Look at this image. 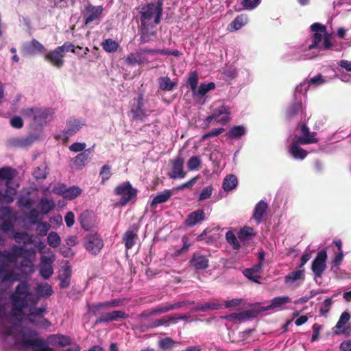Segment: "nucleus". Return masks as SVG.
<instances>
[{"mask_svg": "<svg viewBox=\"0 0 351 351\" xmlns=\"http://www.w3.org/2000/svg\"><path fill=\"white\" fill-rule=\"evenodd\" d=\"M11 313L16 320L21 321L24 315V309L36 306L39 297L36 296L30 291V285L26 281H20L12 293L10 295Z\"/></svg>", "mask_w": 351, "mask_h": 351, "instance_id": "nucleus-1", "label": "nucleus"}, {"mask_svg": "<svg viewBox=\"0 0 351 351\" xmlns=\"http://www.w3.org/2000/svg\"><path fill=\"white\" fill-rule=\"evenodd\" d=\"M311 29L315 32L312 36L311 43L303 47L304 51L308 49L309 51L305 55L306 58L315 57L320 51L333 49L330 36L327 33L325 25L315 23L311 25Z\"/></svg>", "mask_w": 351, "mask_h": 351, "instance_id": "nucleus-2", "label": "nucleus"}, {"mask_svg": "<svg viewBox=\"0 0 351 351\" xmlns=\"http://www.w3.org/2000/svg\"><path fill=\"white\" fill-rule=\"evenodd\" d=\"M141 12V25L143 27L141 40L143 43H147L154 36V32L149 31L153 25H158L160 21L162 13V3L158 1L156 3L147 4L143 7Z\"/></svg>", "mask_w": 351, "mask_h": 351, "instance_id": "nucleus-3", "label": "nucleus"}, {"mask_svg": "<svg viewBox=\"0 0 351 351\" xmlns=\"http://www.w3.org/2000/svg\"><path fill=\"white\" fill-rule=\"evenodd\" d=\"M53 110L45 108H26L21 110V114L26 118H32L34 123L43 125L51 121L53 115Z\"/></svg>", "mask_w": 351, "mask_h": 351, "instance_id": "nucleus-4", "label": "nucleus"}, {"mask_svg": "<svg viewBox=\"0 0 351 351\" xmlns=\"http://www.w3.org/2000/svg\"><path fill=\"white\" fill-rule=\"evenodd\" d=\"M38 333L31 330L29 333H22V339L17 343L24 348H32L34 351H54L40 338H36Z\"/></svg>", "mask_w": 351, "mask_h": 351, "instance_id": "nucleus-5", "label": "nucleus"}, {"mask_svg": "<svg viewBox=\"0 0 351 351\" xmlns=\"http://www.w3.org/2000/svg\"><path fill=\"white\" fill-rule=\"evenodd\" d=\"M47 304L40 307L30 308L29 313L25 316V319L36 328H47L51 326V322L45 318Z\"/></svg>", "mask_w": 351, "mask_h": 351, "instance_id": "nucleus-6", "label": "nucleus"}, {"mask_svg": "<svg viewBox=\"0 0 351 351\" xmlns=\"http://www.w3.org/2000/svg\"><path fill=\"white\" fill-rule=\"evenodd\" d=\"M75 45L70 42H65L62 45L45 54V58L51 63L61 65L64 63V58L69 51H74Z\"/></svg>", "mask_w": 351, "mask_h": 351, "instance_id": "nucleus-7", "label": "nucleus"}, {"mask_svg": "<svg viewBox=\"0 0 351 351\" xmlns=\"http://www.w3.org/2000/svg\"><path fill=\"white\" fill-rule=\"evenodd\" d=\"M114 193L121 196L119 204L121 206H125L136 197L137 190L132 186L130 182H125L114 189Z\"/></svg>", "mask_w": 351, "mask_h": 351, "instance_id": "nucleus-8", "label": "nucleus"}, {"mask_svg": "<svg viewBox=\"0 0 351 351\" xmlns=\"http://www.w3.org/2000/svg\"><path fill=\"white\" fill-rule=\"evenodd\" d=\"M144 98L142 93L133 99V104L130 109V113L133 120L143 121L149 116V113L145 109Z\"/></svg>", "mask_w": 351, "mask_h": 351, "instance_id": "nucleus-9", "label": "nucleus"}, {"mask_svg": "<svg viewBox=\"0 0 351 351\" xmlns=\"http://www.w3.org/2000/svg\"><path fill=\"white\" fill-rule=\"evenodd\" d=\"M84 246L91 254L97 255L104 247V241L97 233H90L85 237Z\"/></svg>", "mask_w": 351, "mask_h": 351, "instance_id": "nucleus-10", "label": "nucleus"}, {"mask_svg": "<svg viewBox=\"0 0 351 351\" xmlns=\"http://www.w3.org/2000/svg\"><path fill=\"white\" fill-rule=\"evenodd\" d=\"M327 252L323 249L319 251L311 264V270L315 278H322L326 269Z\"/></svg>", "mask_w": 351, "mask_h": 351, "instance_id": "nucleus-11", "label": "nucleus"}, {"mask_svg": "<svg viewBox=\"0 0 351 351\" xmlns=\"http://www.w3.org/2000/svg\"><path fill=\"white\" fill-rule=\"evenodd\" d=\"M103 7L101 5L95 6L88 3L83 12L84 18V24L88 25L93 21H100L101 15L103 12Z\"/></svg>", "mask_w": 351, "mask_h": 351, "instance_id": "nucleus-12", "label": "nucleus"}, {"mask_svg": "<svg viewBox=\"0 0 351 351\" xmlns=\"http://www.w3.org/2000/svg\"><path fill=\"white\" fill-rule=\"evenodd\" d=\"M171 163L172 165L173 171L168 173V176L173 179L184 178L186 175V173L183 170L184 163V158L181 156H178L176 159L171 160Z\"/></svg>", "mask_w": 351, "mask_h": 351, "instance_id": "nucleus-13", "label": "nucleus"}, {"mask_svg": "<svg viewBox=\"0 0 351 351\" xmlns=\"http://www.w3.org/2000/svg\"><path fill=\"white\" fill-rule=\"evenodd\" d=\"M37 138L34 135L14 137L8 140V145L12 148H26L31 146Z\"/></svg>", "mask_w": 351, "mask_h": 351, "instance_id": "nucleus-14", "label": "nucleus"}, {"mask_svg": "<svg viewBox=\"0 0 351 351\" xmlns=\"http://www.w3.org/2000/svg\"><path fill=\"white\" fill-rule=\"evenodd\" d=\"M22 51L26 55L43 54L46 52V48L36 39L23 44Z\"/></svg>", "mask_w": 351, "mask_h": 351, "instance_id": "nucleus-15", "label": "nucleus"}, {"mask_svg": "<svg viewBox=\"0 0 351 351\" xmlns=\"http://www.w3.org/2000/svg\"><path fill=\"white\" fill-rule=\"evenodd\" d=\"M350 319V314L348 312H343L341 313L339 319L338 320L334 332L336 335H344L348 337L351 335V326L349 324L347 327L341 329L343 326L348 322Z\"/></svg>", "mask_w": 351, "mask_h": 351, "instance_id": "nucleus-16", "label": "nucleus"}, {"mask_svg": "<svg viewBox=\"0 0 351 351\" xmlns=\"http://www.w3.org/2000/svg\"><path fill=\"white\" fill-rule=\"evenodd\" d=\"M189 263L196 270H205L209 266L208 257L199 252L193 253Z\"/></svg>", "mask_w": 351, "mask_h": 351, "instance_id": "nucleus-17", "label": "nucleus"}, {"mask_svg": "<svg viewBox=\"0 0 351 351\" xmlns=\"http://www.w3.org/2000/svg\"><path fill=\"white\" fill-rule=\"evenodd\" d=\"M263 307L256 309H250L239 313H233L228 317L230 320L237 319L239 321H245L249 319L255 318L259 313L263 312Z\"/></svg>", "mask_w": 351, "mask_h": 351, "instance_id": "nucleus-18", "label": "nucleus"}, {"mask_svg": "<svg viewBox=\"0 0 351 351\" xmlns=\"http://www.w3.org/2000/svg\"><path fill=\"white\" fill-rule=\"evenodd\" d=\"M301 133L302 135L298 137V141L300 144L307 145L318 142V138H315L316 132H311L306 124L301 125Z\"/></svg>", "mask_w": 351, "mask_h": 351, "instance_id": "nucleus-19", "label": "nucleus"}, {"mask_svg": "<svg viewBox=\"0 0 351 351\" xmlns=\"http://www.w3.org/2000/svg\"><path fill=\"white\" fill-rule=\"evenodd\" d=\"M138 226L133 225L128 228L124 233L123 239L125 242V247L127 250L131 249L135 245V240L138 237Z\"/></svg>", "mask_w": 351, "mask_h": 351, "instance_id": "nucleus-20", "label": "nucleus"}, {"mask_svg": "<svg viewBox=\"0 0 351 351\" xmlns=\"http://www.w3.org/2000/svg\"><path fill=\"white\" fill-rule=\"evenodd\" d=\"M206 214L204 210L197 209L190 213L184 221V223L187 227H193L196 224L205 220Z\"/></svg>", "mask_w": 351, "mask_h": 351, "instance_id": "nucleus-21", "label": "nucleus"}, {"mask_svg": "<svg viewBox=\"0 0 351 351\" xmlns=\"http://www.w3.org/2000/svg\"><path fill=\"white\" fill-rule=\"evenodd\" d=\"M18 274L8 269V265L5 263L0 264V279L2 282L18 281Z\"/></svg>", "mask_w": 351, "mask_h": 351, "instance_id": "nucleus-22", "label": "nucleus"}, {"mask_svg": "<svg viewBox=\"0 0 351 351\" xmlns=\"http://www.w3.org/2000/svg\"><path fill=\"white\" fill-rule=\"evenodd\" d=\"M262 266V263H258L252 268L245 269L243 271V275L250 280L256 283H259L258 279L261 278V276L258 274L261 272Z\"/></svg>", "mask_w": 351, "mask_h": 351, "instance_id": "nucleus-23", "label": "nucleus"}, {"mask_svg": "<svg viewBox=\"0 0 351 351\" xmlns=\"http://www.w3.org/2000/svg\"><path fill=\"white\" fill-rule=\"evenodd\" d=\"M71 267L66 265L64 267L62 274H59L60 288L66 289L69 287L71 280Z\"/></svg>", "mask_w": 351, "mask_h": 351, "instance_id": "nucleus-24", "label": "nucleus"}, {"mask_svg": "<svg viewBox=\"0 0 351 351\" xmlns=\"http://www.w3.org/2000/svg\"><path fill=\"white\" fill-rule=\"evenodd\" d=\"M147 53L145 51H136L132 53L126 58L128 64H141L146 62Z\"/></svg>", "mask_w": 351, "mask_h": 351, "instance_id": "nucleus-25", "label": "nucleus"}, {"mask_svg": "<svg viewBox=\"0 0 351 351\" xmlns=\"http://www.w3.org/2000/svg\"><path fill=\"white\" fill-rule=\"evenodd\" d=\"M268 208L267 204L261 200L258 202L254 208L253 218L256 221L257 223H259L262 221V219L265 215L267 210Z\"/></svg>", "mask_w": 351, "mask_h": 351, "instance_id": "nucleus-26", "label": "nucleus"}, {"mask_svg": "<svg viewBox=\"0 0 351 351\" xmlns=\"http://www.w3.org/2000/svg\"><path fill=\"white\" fill-rule=\"evenodd\" d=\"M248 23V16L246 14H240L232 21L228 27L230 32L237 31Z\"/></svg>", "mask_w": 351, "mask_h": 351, "instance_id": "nucleus-27", "label": "nucleus"}, {"mask_svg": "<svg viewBox=\"0 0 351 351\" xmlns=\"http://www.w3.org/2000/svg\"><path fill=\"white\" fill-rule=\"evenodd\" d=\"M256 235V232L253 228L250 226H244L238 232V239L243 243V245L246 242L252 240Z\"/></svg>", "mask_w": 351, "mask_h": 351, "instance_id": "nucleus-28", "label": "nucleus"}, {"mask_svg": "<svg viewBox=\"0 0 351 351\" xmlns=\"http://www.w3.org/2000/svg\"><path fill=\"white\" fill-rule=\"evenodd\" d=\"M16 171L10 167H4L0 169V180H5V186H8L15 177Z\"/></svg>", "mask_w": 351, "mask_h": 351, "instance_id": "nucleus-29", "label": "nucleus"}, {"mask_svg": "<svg viewBox=\"0 0 351 351\" xmlns=\"http://www.w3.org/2000/svg\"><path fill=\"white\" fill-rule=\"evenodd\" d=\"M89 158L90 151L88 149L85 150L73 159V165L77 169H82L88 162Z\"/></svg>", "mask_w": 351, "mask_h": 351, "instance_id": "nucleus-30", "label": "nucleus"}, {"mask_svg": "<svg viewBox=\"0 0 351 351\" xmlns=\"http://www.w3.org/2000/svg\"><path fill=\"white\" fill-rule=\"evenodd\" d=\"M36 292V296L39 297V300L40 298H49L53 293L52 287L47 282L38 284Z\"/></svg>", "mask_w": 351, "mask_h": 351, "instance_id": "nucleus-31", "label": "nucleus"}, {"mask_svg": "<svg viewBox=\"0 0 351 351\" xmlns=\"http://www.w3.org/2000/svg\"><path fill=\"white\" fill-rule=\"evenodd\" d=\"M173 193L171 190H165L162 193L155 196L150 203L152 208H156L159 204L167 202L172 196Z\"/></svg>", "mask_w": 351, "mask_h": 351, "instance_id": "nucleus-32", "label": "nucleus"}, {"mask_svg": "<svg viewBox=\"0 0 351 351\" xmlns=\"http://www.w3.org/2000/svg\"><path fill=\"white\" fill-rule=\"evenodd\" d=\"M291 302L289 296H280L276 297L271 300L269 305L263 306V310L266 311L269 309L276 308L282 306V305Z\"/></svg>", "mask_w": 351, "mask_h": 351, "instance_id": "nucleus-33", "label": "nucleus"}, {"mask_svg": "<svg viewBox=\"0 0 351 351\" xmlns=\"http://www.w3.org/2000/svg\"><path fill=\"white\" fill-rule=\"evenodd\" d=\"M289 152L296 159L303 160L307 156V152L299 147L298 141H293L290 146Z\"/></svg>", "mask_w": 351, "mask_h": 351, "instance_id": "nucleus-34", "label": "nucleus"}, {"mask_svg": "<svg viewBox=\"0 0 351 351\" xmlns=\"http://www.w3.org/2000/svg\"><path fill=\"white\" fill-rule=\"evenodd\" d=\"M49 339L60 347H64L71 343V337L63 335H51Z\"/></svg>", "mask_w": 351, "mask_h": 351, "instance_id": "nucleus-35", "label": "nucleus"}, {"mask_svg": "<svg viewBox=\"0 0 351 351\" xmlns=\"http://www.w3.org/2000/svg\"><path fill=\"white\" fill-rule=\"evenodd\" d=\"M245 134V128L242 125H236L230 128L226 136L230 139L239 138Z\"/></svg>", "mask_w": 351, "mask_h": 351, "instance_id": "nucleus-36", "label": "nucleus"}, {"mask_svg": "<svg viewBox=\"0 0 351 351\" xmlns=\"http://www.w3.org/2000/svg\"><path fill=\"white\" fill-rule=\"evenodd\" d=\"M83 125V123H81L80 121L77 119L68 121L65 134L67 136L74 134L81 128L82 125Z\"/></svg>", "mask_w": 351, "mask_h": 351, "instance_id": "nucleus-37", "label": "nucleus"}, {"mask_svg": "<svg viewBox=\"0 0 351 351\" xmlns=\"http://www.w3.org/2000/svg\"><path fill=\"white\" fill-rule=\"evenodd\" d=\"M238 180L234 175L227 176L223 181V189L226 191H230L237 187Z\"/></svg>", "mask_w": 351, "mask_h": 351, "instance_id": "nucleus-38", "label": "nucleus"}, {"mask_svg": "<svg viewBox=\"0 0 351 351\" xmlns=\"http://www.w3.org/2000/svg\"><path fill=\"white\" fill-rule=\"evenodd\" d=\"M159 87L164 91H171L176 86L168 77H161L158 79Z\"/></svg>", "mask_w": 351, "mask_h": 351, "instance_id": "nucleus-39", "label": "nucleus"}, {"mask_svg": "<svg viewBox=\"0 0 351 351\" xmlns=\"http://www.w3.org/2000/svg\"><path fill=\"white\" fill-rule=\"evenodd\" d=\"M221 307V304L217 302H206L202 304H198L194 308L193 311H202V312H206L208 310H218Z\"/></svg>", "mask_w": 351, "mask_h": 351, "instance_id": "nucleus-40", "label": "nucleus"}, {"mask_svg": "<svg viewBox=\"0 0 351 351\" xmlns=\"http://www.w3.org/2000/svg\"><path fill=\"white\" fill-rule=\"evenodd\" d=\"M101 46L106 51L113 53L118 49L119 43L113 39L108 38L103 41Z\"/></svg>", "mask_w": 351, "mask_h": 351, "instance_id": "nucleus-41", "label": "nucleus"}, {"mask_svg": "<svg viewBox=\"0 0 351 351\" xmlns=\"http://www.w3.org/2000/svg\"><path fill=\"white\" fill-rule=\"evenodd\" d=\"M82 190L77 186L67 188L64 198L68 200H73L81 195Z\"/></svg>", "mask_w": 351, "mask_h": 351, "instance_id": "nucleus-42", "label": "nucleus"}, {"mask_svg": "<svg viewBox=\"0 0 351 351\" xmlns=\"http://www.w3.org/2000/svg\"><path fill=\"white\" fill-rule=\"evenodd\" d=\"M226 239L227 242L230 244L234 250H238L241 248V244L239 241L238 237H237L235 234L232 231H228L226 234Z\"/></svg>", "mask_w": 351, "mask_h": 351, "instance_id": "nucleus-43", "label": "nucleus"}, {"mask_svg": "<svg viewBox=\"0 0 351 351\" xmlns=\"http://www.w3.org/2000/svg\"><path fill=\"white\" fill-rule=\"evenodd\" d=\"M304 274L302 273V271H293L289 273L285 277V282L286 283H293L298 280H304Z\"/></svg>", "mask_w": 351, "mask_h": 351, "instance_id": "nucleus-44", "label": "nucleus"}, {"mask_svg": "<svg viewBox=\"0 0 351 351\" xmlns=\"http://www.w3.org/2000/svg\"><path fill=\"white\" fill-rule=\"evenodd\" d=\"M13 239L16 243H20L22 241H24L23 242L25 244L32 243V238L29 237V234L26 232H14Z\"/></svg>", "mask_w": 351, "mask_h": 351, "instance_id": "nucleus-45", "label": "nucleus"}, {"mask_svg": "<svg viewBox=\"0 0 351 351\" xmlns=\"http://www.w3.org/2000/svg\"><path fill=\"white\" fill-rule=\"evenodd\" d=\"M90 217V213L87 210L83 212L79 217V220L82 228L86 230H88L91 227Z\"/></svg>", "mask_w": 351, "mask_h": 351, "instance_id": "nucleus-46", "label": "nucleus"}, {"mask_svg": "<svg viewBox=\"0 0 351 351\" xmlns=\"http://www.w3.org/2000/svg\"><path fill=\"white\" fill-rule=\"evenodd\" d=\"M302 109L300 103H294L291 104L287 109L286 116L289 119L294 117Z\"/></svg>", "mask_w": 351, "mask_h": 351, "instance_id": "nucleus-47", "label": "nucleus"}, {"mask_svg": "<svg viewBox=\"0 0 351 351\" xmlns=\"http://www.w3.org/2000/svg\"><path fill=\"white\" fill-rule=\"evenodd\" d=\"M197 84H198L197 73L195 71L190 73L189 77L188 78V84L191 87V89L192 92L193 93V95H196Z\"/></svg>", "mask_w": 351, "mask_h": 351, "instance_id": "nucleus-48", "label": "nucleus"}, {"mask_svg": "<svg viewBox=\"0 0 351 351\" xmlns=\"http://www.w3.org/2000/svg\"><path fill=\"white\" fill-rule=\"evenodd\" d=\"M99 176L101 177V183L105 184L112 176L111 167L108 165H104L100 170Z\"/></svg>", "mask_w": 351, "mask_h": 351, "instance_id": "nucleus-49", "label": "nucleus"}, {"mask_svg": "<svg viewBox=\"0 0 351 351\" xmlns=\"http://www.w3.org/2000/svg\"><path fill=\"white\" fill-rule=\"evenodd\" d=\"M215 88V84L214 82H209L208 84L202 83L197 88V92L195 95L203 96L206 95L209 90H213Z\"/></svg>", "mask_w": 351, "mask_h": 351, "instance_id": "nucleus-50", "label": "nucleus"}, {"mask_svg": "<svg viewBox=\"0 0 351 351\" xmlns=\"http://www.w3.org/2000/svg\"><path fill=\"white\" fill-rule=\"evenodd\" d=\"M61 239L56 232H51L47 237V243L52 247H57L60 243Z\"/></svg>", "mask_w": 351, "mask_h": 351, "instance_id": "nucleus-51", "label": "nucleus"}, {"mask_svg": "<svg viewBox=\"0 0 351 351\" xmlns=\"http://www.w3.org/2000/svg\"><path fill=\"white\" fill-rule=\"evenodd\" d=\"M40 274L43 279H49L53 273V267L49 264H45L40 267Z\"/></svg>", "mask_w": 351, "mask_h": 351, "instance_id": "nucleus-52", "label": "nucleus"}, {"mask_svg": "<svg viewBox=\"0 0 351 351\" xmlns=\"http://www.w3.org/2000/svg\"><path fill=\"white\" fill-rule=\"evenodd\" d=\"M201 167V159L197 156H192L187 162V167L189 171L197 170Z\"/></svg>", "mask_w": 351, "mask_h": 351, "instance_id": "nucleus-53", "label": "nucleus"}, {"mask_svg": "<svg viewBox=\"0 0 351 351\" xmlns=\"http://www.w3.org/2000/svg\"><path fill=\"white\" fill-rule=\"evenodd\" d=\"M333 5L335 9L338 7H341V11H351V0H335Z\"/></svg>", "mask_w": 351, "mask_h": 351, "instance_id": "nucleus-54", "label": "nucleus"}, {"mask_svg": "<svg viewBox=\"0 0 351 351\" xmlns=\"http://www.w3.org/2000/svg\"><path fill=\"white\" fill-rule=\"evenodd\" d=\"M54 204L52 201H50L46 198H43L40 201V208L43 213H48L53 209Z\"/></svg>", "mask_w": 351, "mask_h": 351, "instance_id": "nucleus-55", "label": "nucleus"}, {"mask_svg": "<svg viewBox=\"0 0 351 351\" xmlns=\"http://www.w3.org/2000/svg\"><path fill=\"white\" fill-rule=\"evenodd\" d=\"M190 317L189 314H185L184 315L180 314H173L169 315H165V319L167 321V324L169 325V323H176L178 320L180 319H186Z\"/></svg>", "mask_w": 351, "mask_h": 351, "instance_id": "nucleus-56", "label": "nucleus"}, {"mask_svg": "<svg viewBox=\"0 0 351 351\" xmlns=\"http://www.w3.org/2000/svg\"><path fill=\"white\" fill-rule=\"evenodd\" d=\"M108 308L107 302L93 303L89 306V311L94 315H96L97 313L101 309Z\"/></svg>", "mask_w": 351, "mask_h": 351, "instance_id": "nucleus-57", "label": "nucleus"}, {"mask_svg": "<svg viewBox=\"0 0 351 351\" xmlns=\"http://www.w3.org/2000/svg\"><path fill=\"white\" fill-rule=\"evenodd\" d=\"M261 3V0H243L241 4L245 9L252 10Z\"/></svg>", "mask_w": 351, "mask_h": 351, "instance_id": "nucleus-58", "label": "nucleus"}, {"mask_svg": "<svg viewBox=\"0 0 351 351\" xmlns=\"http://www.w3.org/2000/svg\"><path fill=\"white\" fill-rule=\"evenodd\" d=\"M169 311H171L169 304H161L152 309L150 311V314L156 315L157 314L167 313Z\"/></svg>", "mask_w": 351, "mask_h": 351, "instance_id": "nucleus-59", "label": "nucleus"}, {"mask_svg": "<svg viewBox=\"0 0 351 351\" xmlns=\"http://www.w3.org/2000/svg\"><path fill=\"white\" fill-rule=\"evenodd\" d=\"M332 304V300L330 298H326L324 301L323 307H322L319 310L320 315L326 317L330 311Z\"/></svg>", "mask_w": 351, "mask_h": 351, "instance_id": "nucleus-60", "label": "nucleus"}, {"mask_svg": "<svg viewBox=\"0 0 351 351\" xmlns=\"http://www.w3.org/2000/svg\"><path fill=\"white\" fill-rule=\"evenodd\" d=\"M162 325H167V321L165 319V316L162 317L160 319H155L149 322L146 326L147 328H154Z\"/></svg>", "mask_w": 351, "mask_h": 351, "instance_id": "nucleus-61", "label": "nucleus"}, {"mask_svg": "<svg viewBox=\"0 0 351 351\" xmlns=\"http://www.w3.org/2000/svg\"><path fill=\"white\" fill-rule=\"evenodd\" d=\"M112 322L117 321L119 319H127L129 315L121 311H114L110 312Z\"/></svg>", "mask_w": 351, "mask_h": 351, "instance_id": "nucleus-62", "label": "nucleus"}, {"mask_svg": "<svg viewBox=\"0 0 351 351\" xmlns=\"http://www.w3.org/2000/svg\"><path fill=\"white\" fill-rule=\"evenodd\" d=\"M173 344L174 341L170 337L162 339L159 341V346L163 350L171 348Z\"/></svg>", "mask_w": 351, "mask_h": 351, "instance_id": "nucleus-63", "label": "nucleus"}, {"mask_svg": "<svg viewBox=\"0 0 351 351\" xmlns=\"http://www.w3.org/2000/svg\"><path fill=\"white\" fill-rule=\"evenodd\" d=\"M1 256L5 258L6 261L10 263L16 262L18 258L12 252L4 250L1 252Z\"/></svg>", "mask_w": 351, "mask_h": 351, "instance_id": "nucleus-64", "label": "nucleus"}]
</instances>
